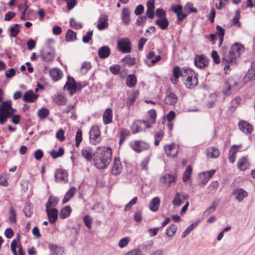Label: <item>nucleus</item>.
<instances>
[{"mask_svg":"<svg viewBox=\"0 0 255 255\" xmlns=\"http://www.w3.org/2000/svg\"><path fill=\"white\" fill-rule=\"evenodd\" d=\"M49 114V111L46 108H41L37 112L38 116L40 119L46 118Z\"/></svg>","mask_w":255,"mask_h":255,"instance_id":"nucleus-56","label":"nucleus"},{"mask_svg":"<svg viewBox=\"0 0 255 255\" xmlns=\"http://www.w3.org/2000/svg\"><path fill=\"white\" fill-rule=\"evenodd\" d=\"M76 39V33L71 29H68L66 32L65 40L67 42L74 41Z\"/></svg>","mask_w":255,"mask_h":255,"instance_id":"nucleus-43","label":"nucleus"},{"mask_svg":"<svg viewBox=\"0 0 255 255\" xmlns=\"http://www.w3.org/2000/svg\"><path fill=\"white\" fill-rule=\"evenodd\" d=\"M70 23L71 26L74 28L80 29L82 27V24L79 21H77L74 18H71L70 19Z\"/></svg>","mask_w":255,"mask_h":255,"instance_id":"nucleus-60","label":"nucleus"},{"mask_svg":"<svg viewBox=\"0 0 255 255\" xmlns=\"http://www.w3.org/2000/svg\"><path fill=\"white\" fill-rule=\"evenodd\" d=\"M122 61L128 65H133L135 62V58H131L129 55L123 58Z\"/></svg>","mask_w":255,"mask_h":255,"instance_id":"nucleus-57","label":"nucleus"},{"mask_svg":"<svg viewBox=\"0 0 255 255\" xmlns=\"http://www.w3.org/2000/svg\"><path fill=\"white\" fill-rule=\"evenodd\" d=\"M243 49L244 47L242 45L236 43L232 45L230 50L233 53L235 54V56L236 57L237 55H239L240 52L243 50Z\"/></svg>","mask_w":255,"mask_h":255,"instance_id":"nucleus-41","label":"nucleus"},{"mask_svg":"<svg viewBox=\"0 0 255 255\" xmlns=\"http://www.w3.org/2000/svg\"><path fill=\"white\" fill-rule=\"evenodd\" d=\"M19 24H14L12 26H10L9 28V31L10 32V36L12 37H15L16 36L17 34L19 33L20 30L19 29Z\"/></svg>","mask_w":255,"mask_h":255,"instance_id":"nucleus-47","label":"nucleus"},{"mask_svg":"<svg viewBox=\"0 0 255 255\" xmlns=\"http://www.w3.org/2000/svg\"><path fill=\"white\" fill-rule=\"evenodd\" d=\"M136 83V78L134 75H129L127 78L126 84L129 87H133Z\"/></svg>","mask_w":255,"mask_h":255,"instance_id":"nucleus-42","label":"nucleus"},{"mask_svg":"<svg viewBox=\"0 0 255 255\" xmlns=\"http://www.w3.org/2000/svg\"><path fill=\"white\" fill-rule=\"evenodd\" d=\"M238 126L240 130L246 134H250L253 130V126L246 121L240 122Z\"/></svg>","mask_w":255,"mask_h":255,"instance_id":"nucleus-18","label":"nucleus"},{"mask_svg":"<svg viewBox=\"0 0 255 255\" xmlns=\"http://www.w3.org/2000/svg\"><path fill=\"white\" fill-rule=\"evenodd\" d=\"M164 136V132L162 130L160 129L156 132L155 134V142L154 144L156 146L158 145L160 141L162 139Z\"/></svg>","mask_w":255,"mask_h":255,"instance_id":"nucleus-50","label":"nucleus"},{"mask_svg":"<svg viewBox=\"0 0 255 255\" xmlns=\"http://www.w3.org/2000/svg\"><path fill=\"white\" fill-rule=\"evenodd\" d=\"M108 26V16L105 13L101 15L99 18V23L97 28L99 30H102L107 28Z\"/></svg>","mask_w":255,"mask_h":255,"instance_id":"nucleus-25","label":"nucleus"},{"mask_svg":"<svg viewBox=\"0 0 255 255\" xmlns=\"http://www.w3.org/2000/svg\"><path fill=\"white\" fill-rule=\"evenodd\" d=\"M238 166L242 170H245L250 166L249 162L246 157L240 158L238 162Z\"/></svg>","mask_w":255,"mask_h":255,"instance_id":"nucleus-33","label":"nucleus"},{"mask_svg":"<svg viewBox=\"0 0 255 255\" xmlns=\"http://www.w3.org/2000/svg\"><path fill=\"white\" fill-rule=\"evenodd\" d=\"M184 73L182 76L186 77L185 82L186 87L192 89L196 86L198 84V74L190 68H185Z\"/></svg>","mask_w":255,"mask_h":255,"instance_id":"nucleus-2","label":"nucleus"},{"mask_svg":"<svg viewBox=\"0 0 255 255\" xmlns=\"http://www.w3.org/2000/svg\"><path fill=\"white\" fill-rule=\"evenodd\" d=\"M50 251V255H63V249L55 244H50L48 246Z\"/></svg>","mask_w":255,"mask_h":255,"instance_id":"nucleus-27","label":"nucleus"},{"mask_svg":"<svg viewBox=\"0 0 255 255\" xmlns=\"http://www.w3.org/2000/svg\"><path fill=\"white\" fill-rule=\"evenodd\" d=\"M75 145L79 147L81 142L82 140V131L81 129H78L76 132L75 136Z\"/></svg>","mask_w":255,"mask_h":255,"instance_id":"nucleus-53","label":"nucleus"},{"mask_svg":"<svg viewBox=\"0 0 255 255\" xmlns=\"http://www.w3.org/2000/svg\"><path fill=\"white\" fill-rule=\"evenodd\" d=\"M215 170H212L210 171H208L207 172H204L200 174L201 177L202 176H204L205 179L202 181L203 184H206L209 181V180L213 176V175L215 174Z\"/></svg>","mask_w":255,"mask_h":255,"instance_id":"nucleus-38","label":"nucleus"},{"mask_svg":"<svg viewBox=\"0 0 255 255\" xmlns=\"http://www.w3.org/2000/svg\"><path fill=\"white\" fill-rule=\"evenodd\" d=\"M131 12L128 7H124L122 10L121 18L123 22L126 25L129 24L130 21Z\"/></svg>","mask_w":255,"mask_h":255,"instance_id":"nucleus-19","label":"nucleus"},{"mask_svg":"<svg viewBox=\"0 0 255 255\" xmlns=\"http://www.w3.org/2000/svg\"><path fill=\"white\" fill-rule=\"evenodd\" d=\"M183 74H182L180 67L176 66L173 70V75L174 77V79L172 81L174 84H176L177 79L180 76H182Z\"/></svg>","mask_w":255,"mask_h":255,"instance_id":"nucleus-45","label":"nucleus"},{"mask_svg":"<svg viewBox=\"0 0 255 255\" xmlns=\"http://www.w3.org/2000/svg\"><path fill=\"white\" fill-rule=\"evenodd\" d=\"M208 59L204 55H197L194 59L195 66L199 68H203L208 65Z\"/></svg>","mask_w":255,"mask_h":255,"instance_id":"nucleus-10","label":"nucleus"},{"mask_svg":"<svg viewBox=\"0 0 255 255\" xmlns=\"http://www.w3.org/2000/svg\"><path fill=\"white\" fill-rule=\"evenodd\" d=\"M155 23L162 30H166L169 25V22L166 17L159 18L155 20Z\"/></svg>","mask_w":255,"mask_h":255,"instance_id":"nucleus-31","label":"nucleus"},{"mask_svg":"<svg viewBox=\"0 0 255 255\" xmlns=\"http://www.w3.org/2000/svg\"><path fill=\"white\" fill-rule=\"evenodd\" d=\"M137 198L136 197H134L131 200H130L125 206V211H128L129 210L132 206L135 204L137 202Z\"/></svg>","mask_w":255,"mask_h":255,"instance_id":"nucleus-63","label":"nucleus"},{"mask_svg":"<svg viewBox=\"0 0 255 255\" xmlns=\"http://www.w3.org/2000/svg\"><path fill=\"white\" fill-rule=\"evenodd\" d=\"M255 77V68H251L243 78L245 83H248Z\"/></svg>","mask_w":255,"mask_h":255,"instance_id":"nucleus-40","label":"nucleus"},{"mask_svg":"<svg viewBox=\"0 0 255 255\" xmlns=\"http://www.w3.org/2000/svg\"><path fill=\"white\" fill-rule=\"evenodd\" d=\"M112 151L110 147H103L94 159L95 165L99 169L107 168L112 160Z\"/></svg>","mask_w":255,"mask_h":255,"instance_id":"nucleus-1","label":"nucleus"},{"mask_svg":"<svg viewBox=\"0 0 255 255\" xmlns=\"http://www.w3.org/2000/svg\"><path fill=\"white\" fill-rule=\"evenodd\" d=\"M137 97V93L136 92L133 93L130 96H129L127 100V104L128 106H130L135 102V99Z\"/></svg>","mask_w":255,"mask_h":255,"instance_id":"nucleus-58","label":"nucleus"},{"mask_svg":"<svg viewBox=\"0 0 255 255\" xmlns=\"http://www.w3.org/2000/svg\"><path fill=\"white\" fill-rule=\"evenodd\" d=\"M81 154L88 161H91L95 155L94 151L89 146L84 147L81 150Z\"/></svg>","mask_w":255,"mask_h":255,"instance_id":"nucleus-15","label":"nucleus"},{"mask_svg":"<svg viewBox=\"0 0 255 255\" xmlns=\"http://www.w3.org/2000/svg\"><path fill=\"white\" fill-rule=\"evenodd\" d=\"M125 255H142V254L140 249L137 248L132 250Z\"/></svg>","mask_w":255,"mask_h":255,"instance_id":"nucleus-64","label":"nucleus"},{"mask_svg":"<svg viewBox=\"0 0 255 255\" xmlns=\"http://www.w3.org/2000/svg\"><path fill=\"white\" fill-rule=\"evenodd\" d=\"M177 229V226L175 225L171 224L167 228L166 230V234L169 237H173L176 232Z\"/></svg>","mask_w":255,"mask_h":255,"instance_id":"nucleus-44","label":"nucleus"},{"mask_svg":"<svg viewBox=\"0 0 255 255\" xmlns=\"http://www.w3.org/2000/svg\"><path fill=\"white\" fill-rule=\"evenodd\" d=\"M164 149L167 155L169 157H174L178 152L174 143L166 145L164 146Z\"/></svg>","mask_w":255,"mask_h":255,"instance_id":"nucleus-26","label":"nucleus"},{"mask_svg":"<svg viewBox=\"0 0 255 255\" xmlns=\"http://www.w3.org/2000/svg\"><path fill=\"white\" fill-rule=\"evenodd\" d=\"M155 53L154 51H150L146 55V59L144 60V62L146 65L149 67L153 66L158 62L160 59L161 56L159 55L155 56Z\"/></svg>","mask_w":255,"mask_h":255,"instance_id":"nucleus-8","label":"nucleus"},{"mask_svg":"<svg viewBox=\"0 0 255 255\" xmlns=\"http://www.w3.org/2000/svg\"><path fill=\"white\" fill-rule=\"evenodd\" d=\"M111 54V49L108 46H103L100 47L98 50V55L100 58H107Z\"/></svg>","mask_w":255,"mask_h":255,"instance_id":"nucleus-29","label":"nucleus"},{"mask_svg":"<svg viewBox=\"0 0 255 255\" xmlns=\"http://www.w3.org/2000/svg\"><path fill=\"white\" fill-rule=\"evenodd\" d=\"M113 112L110 108H107L103 115V123L105 125H108L112 121Z\"/></svg>","mask_w":255,"mask_h":255,"instance_id":"nucleus-28","label":"nucleus"},{"mask_svg":"<svg viewBox=\"0 0 255 255\" xmlns=\"http://www.w3.org/2000/svg\"><path fill=\"white\" fill-rule=\"evenodd\" d=\"M9 109H12L11 101L7 100L2 102L0 106V113H3L10 115Z\"/></svg>","mask_w":255,"mask_h":255,"instance_id":"nucleus-23","label":"nucleus"},{"mask_svg":"<svg viewBox=\"0 0 255 255\" xmlns=\"http://www.w3.org/2000/svg\"><path fill=\"white\" fill-rule=\"evenodd\" d=\"M130 134V131L128 129L122 128L120 131V145H121L124 142L125 139L127 138Z\"/></svg>","mask_w":255,"mask_h":255,"instance_id":"nucleus-39","label":"nucleus"},{"mask_svg":"<svg viewBox=\"0 0 255 255\" xmlns=\"http://www.w3.org/2000/svg\"><path fill=\"white\" fill-rule=\"evenodd\" d=\"M118 48L122 53H127L131 51V44L128 38H122L118 41Z\"/></svg>","mask_w":255,"mask_h":255,"instance_id":"nucleus-6","label":"nucleus"},{"mask_svg":"<svg viewBox=\"0 0 255 255\" xmlns=\"http://www.w3.org/2000/svg\"><path fill=\"white\" fill-rule=\"evenodd\" d=\"M192 168L191 165H188L184 172L183 176V181L186 182L189 180L190 178L191 175L192 174Z\"/></svg>","mask_w":255,"mask_h":255,"instance_id":"nucleus-48","label":"nucleus"},{"mask_svg":"<svg viewBox=\"0 0 255 255\" xmlns=\"http://www.w3.org/2000/svg\"><path fill=\"white\" fill-rule=\"evenodd\" d=\"M206 154L208 157L215 158L219 156L220 151L218 148L211 147L207 149Z\"/></svg>","mask_w":255,"mask_h":255,"instance_id":"nucleus-34","label":"nucleus"},{"mask_svg":"<svg viewBox=\"0 0 255 255\" xmlns=\"http://www.w3.org/2000/svg\"><path fill=\"white\" fill-rule=\"evenodd\" d=\"M64 153V149L60 147L58 151L53 150L50 152V155L53 158L55 159L57 157L62 156Z\"/></svg>","mask_w":255,"mask_h":255,"instance_id":"nucleus-49","label":"nucleus"},{"mask_svg":"<svg viewBox=\"0 0 255 255\" xmlns=\"http://www.w3.org/2000/svg\"><path fill=\"white\" fill-rule=\"evenodd\" d=\"M50 75L51 78L55 81H57L62 78L63 73L58 68H53L50 71Z\"/></svg>","mask_w":255,"mask_h":255,"instance_id":"nucleus-30","label":"nucleus"},{"mask_svg":"<svg viewBox=\"0 0 255 255\" xmlns=\"http://www.w3.org/2000/svg\"><path fill=\"white\" fill-rule=\"evenodd\" d=\"M174 177L170 174H166L160 178L161 182L166 184L168 186H170L172 183L174 182Z\"/></svg>","mask_w":255,"mask_h":255,"instance_id":"nucleus-36","label":"nucleus"},{"mask_svg":"<svg viewBox=\"0 0 255 255\" xmlns=\"http://www.w3.org/2000/svg\"><path fill=\"white\" fill-rule=\"evenodd\" d=\"M122 171V165L119 158H114V165L112 170V173L115 175H119Z\"/></svg>","mask_w":255,"mask_h":255,"instance_id":"nucleus-22","label":"nucleus"},{"mask_svg":"<svg viewBox=\"0 0 255 255\" xmlns=\"http://www.w3.org/2000/svg\"><path fill=\"white\" fill-rule=\"evenodd\" d=\"M64 88L67 90L71 95H73L77 90V84L75 80L73 78L68 77V80Z\"/></svg>","mask_w":255,"mask_h":255,"instance_id":"nucleus-12","label":"nucleus"},{"mask_svg":"<svg viewBox=\"0 0 255 255\" xmlns=\"http://www.w3.org/2000/svg\"><path fill=\"white\" fill-rule=\"evenodd\" d=\"M154 0H149L147 1V9L145 12L146 16L150 19H152L154 16Z\"/></svg>","mask_w":255,"mask_h":255,"instance_id":"nucleus-16","label":"nucleus"},{"mask_svg":"<svg viewBox=\"0 0 255 255\" xmlns=\"http://www.w3.org/2000/svg\"><path fill=\"white\" fill-rule=\"evenodd\" d=\"M58 202V200L57 198L50 196L46 203V208H50L52 207L55 206L57 204Z\"/></svg>","mask_w":255,"mask_h":255,"instance_id":"nucleus-46","label":"nucleus"},{"mask_svg":"<svg viewBox=\"0 0 255 255\" xmlns=\"http://www.w3.org/2000/svg\"><path fill=\"white\" fill-rule=\"evenodd\" d=\"M56 182H67L68 180V173L67 171L62 169H58L56 170L54 175Z\"/></svg>","mask_w":255,"mask_h":255,"instance_id":"nucleus-11","label":"nucleus"},{"mask_svg":"<svg viewBox=\"0 0 255 255\" xmlns=\"http://www.w3.org/2000/svg\"><path fill=\"white\" fill-rule=\"evenodd\" d=\"M148 116L150 117V123L151 124H154L156 121V113L154 110H150L149 111Z\"/></svg>","mask_w":255,"mask_h":255,"instance_id":"nucleus-59","label":"nucleus"},{"mask_svg":"<svg viewBox=\"0 0 255 255\" xmlns=\"http://www.w3.org/2000/svg\"><path fill=\"white\" fill-rule=\"evenodd\" d=\"M91 67V63L89 62H84L82 63L81 67V72L82 74H86Z\"/></svg>","mask_w":255,"mask_h":255,"instance_id":"nucleus-55","label":"nucleus"},{"mask_svg":"<svg viewBox=\"0 0 255 255\" xmlns=\"http://www.w3.org/2000/svg\"><path fill=\"white\" fill-rule=\"evenodd\" d=\"M173 11L176 14L178 20H183L189 13L183 12V7L181 5H174L172 7Z\"/></svg>","mask_w":255,"mask_h":255,"instance_id":"nucleus-17","label":"nucleus"},{"mask_svg":"<svg viewBox=\"0 0 255 255\" xmlns=\"http://www.w3.org/2000/svg\"><path fill=\"white\" fill-rule=\"evenodd\" d=\"M90 143L94 145L99 143L102 140L101 131L98 126H93L89 132Z\"/></svg>","mask_w":255,"mask_h":255,"instance_id":"nucleus-4","label":"nucleus"},{"mask_svg":"<svg viewBox=\"0 0 255 255\" xmlns=\"http://www.w3.org/2000/svg\"><path fill=\"white\" fill-rule=\"evenodd\" d=\"M42 59L45 62H49L52 61L55 57V51L54 49L41 52L40 54Z\"/></svg>","mask_w":255,"mask_h":255,"instance_id":"nucleus-21","label":"nucleus"},{"mask_svg":"<svg viewBox=\"0 0 255 255\" xmlns=\"http://www.w3.org/2000/svg\"><path fill=\"white\" fill-rule=\"evenodd\" d=\"M129 145L137 153L148 149L149 147L148 143L141 140L132 141L129 143Z\"/></svg>","mask_w":255,"mask_h":255,"instance_id":"nucleus-5","label":"nucleus"},{"mask_svg":"<svg viewBox=\"0 0 255 255\" xmlns=\"http://www.w3.org/2000/svg\"><path fill=\"white\" fill-rule=\"evenodd\" d=\"M238 84L237 81L233 78H230L226 82L224 87L223 92L225 95L229 96L232 94L231 91L234 89L235 86Z\"/></svg>","mask_w":255,"mask_h":255,"instance_id":"nucleus-7","label":"nucleus"},{"mask_svg":"<svg viewBox=\"0 0 255 255\" xmlns=\"http://www.w3.org/2000/svg\"><path fill=\"white\" fill-rule=\"evenodd\" d=\"M189 196L187 195L182 194L181 193L177 192L173 200L172 204L174 206H179L184 201L187 199Z\"/></svg>","mask_w":255,"mask_h":255,"instance_id":"nucleus-20","label":"nucleus"},{"mask_svg":"<svg viewBox=\"0 0 255 255\" xmlns=\"http://www.w3.org/2000/svg\"><path fill=\"white\" fill-rule=\"evenodd\" d=\"M178 100L177 96L174 93L167 91L164 98V102L165 104L169 105H174Z\"/></svg>","mask_w":255,"mask_h":255,"instance_id":"nucleus-13","label":"nucleus"},{"mask_svg":"<svg viewBox=\"0 0 255 255\" xmlns=\"http://www.w3.org/2000/svg\"><path fill=\"white\" fill-rule=\"evenodd\" d=\"M160 203V200L158 197H154L149 203V209L153 212H156Z\"/></svg>","mask_w":255,"mask_h":255,"instance_id":"nucleus-32","label":"nucleus"},{"mask_svg":"<svg viewBox=\"0 0 255 255\" xmlns=\"http://www.w3.org/2000/svg\"><path fill=\"white\" fill-rule=\"evenodd\" d=\"M77 189L74 187H71L69 190L66 193L62 202L63 204L66 203L75 194Z\"/></svg>","mask_w":255,"mask_h":255,"instance_id":"nucleus-37","label":"nucleus"},{"mask_svg":"<svg viewBox=\"0 0 255 255\" xmlns=\"http://www.w3.org/2000/svg\"><path fill=\"white\" fill-rule=\"evenodd\" d=\"M219 187V183L218 181H213L209 186L208 189L211 193H214Z\"/></svg>","mask_w":255,"mask_h":255,"instance_id":"nucleus-62","label":"nucleus"},{"mask_svg":"<svg viewBox=\"0 0 255 255\" xmlns=\"http://www.w3.org/2000/svg\"><path fill=\"white\" fill-rule=\"evenodd\" d=\"M150 158L149 157H146L143 159L140 163V167L142 170L147 171L148 167L147 165L149 162Z\"/></svg>","mask_w":255,"mask_h":255,"instance_id":"nucleus-61","label":"nucleus"},{"mask_svg":"<svg viewBox=\"0 0 255 255\" xmlns=\"http://www.w3.org/2000/svg\"><path fill=\"white\" fill-rule=\"evenodd\" d=\"M9 220L10 223H16V213L12 206H10L9 209Z\"/></svg>","mask_w":255,"mask_h":255,"instance_id":"nucleus-54","label":"nucleus"},{"mask_svg":"<svg viewBox=\"0 0 255 255\" xmlns=\"http://www.w3.org/2000/svg\"><path fill=\"white\" fill-rule=\"evenodd\" d=\"M38 95L34 94L32 90L25 92L23 96V100L25 102H34L37 99Z\"/></svg>","mask_w":255,"mask_h":255,"instance_id":"nucleus-24","label":"nucleus"},{"mask_svg":"<svg viewBox=\"0 0 255 255\" xmlns=\"http://www.w3.org/2000/svg\"><path fill=\"white\" fill-rule=\"evenodd\" d=\"M222 59L225 64L224 69H229L230 65L235 62V54L227 47H223L221 50Z\"/></svg>","mask_w":255,"mask_h":255,"instance_id":"nucleus-3","label":"nucleus"},{"mask_svg":"<svg viewBox=\"0 0 255 255\" xmlns=\"http://www.w3.org/2000/svg\"><path fill=\"white\" fill-rule=\"evenodd\" d=\"M153 245V242L151 241L146 242L138 246V249L143 251H148L150 249Z\"/></svg>","mask_w":255,"mask_h":255,"instance_id":"nucleus-51","label":"nucleus"},{"mask_svg":"<svg viewBox=\"0 0 255 255\" xmlns=\"http://www.w3.org/2000/svg\"><path fill=\"white\" fill-rule=\"evenodd\" d=\"M72 209L69 206H66L63 208L60 212L59 217L62 219L69 217L71 213Z\"/></svg>","mask_w":255,"mask_h":255,"instance_id":"nucleus-35","label":"nucleus"},{"mask_svg":"<svg viewBox=\"0 0 255 255\" xmlns=\"http://www.w3.org/2000/svg\"><path fill=\"white\" fill-rule=\"evenodd\" d=\"M48 220L51 224H54L57 220L58 216V210L55 208H46Z\"/></svg>","mask_w":255,"mask_h":255,"instance_id":"nucleus-14","label":"nucleus"},{"mask_svg":"<svg viewBox=\"0 0 255 255\" xmlns=\"http://www.w3.org/2000/svg\"><path fill=\"white\" fill-rule=\"evenodd\" d=\"M232 195L238 202H242L248 196V192L241 188L235 189L232 192Z\"/></svg>","mask_w":255,"mask_h":255,"instance_id":"nucleus-9","label":"nucleus"},{"mask_svg":"<svg viewBox=\"0 0 255 255\" xmlns=\"http://www.w3.org/2000/svg\"><path fill=\"white\" fill-rule=\"evenodd\" d=\"M198 225L197 222H195L190 225L182 234L181 238H185L193 229Z\"/></svg>","mask_w":255,"mask_h":255,"instance_id":"nucleus-52","label":"nucleus"}]
</instances>
